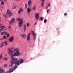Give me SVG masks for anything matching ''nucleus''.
<instances>
[{"mask_svg":"<svg viewBox=\"0 0 73 73\" xmlns=\"http://www.w3.org/2000/svg\"><path fill=\"white\" fill-rule=\"evenodd\" d=\"M32 1L31 0H29L28 1V5L29 6H30L32 4Z\"/></svg>","mask_w":73,"mask_h":73,"instance_id":"obj_14","label":"nucleus"},{"mask_svg":"<svg viewBox=\"0 0 73 73\" xmlns=\"http://www.w3.org/2000/svg\"><path fill=\"white\" fill-rule=\"evenodd\" d=\"M1 35H4V32H1Z\"/></svg>","mask_w":73,"mask_h":73,"instance_id":"obj_29","label":"nucleus"},{"mask_svg":"<svg viewBox=\"0 0 73 73\" xmlns=\"http://www.w3.org/2000/svg\"><path fill=\"white\" fill-rule=\"evenodd\" d=\"M31 11V10L29 8H27V12L28 13H29Z\"/></svg>","mask_w":73,"mask_h":73,"instance_id":"obj_20","label":"nucleus"},{"mask_svg":"<svg viewBox=\"0 0 73 73\" xmlns=\"http://www.w3.org/2000/svg\"><path fill=\"white\" fill-rule=\"evenodd\" d=\"M6 14L7 15H9L10 16H11L12 15V13L11 11V10L9 9L7 10V11L6 12Z\"/></svg>","mask_w":73,"mask_h":73,"instance_id":"obj_6","label":"nucleus"},{"mask_svg":"<svg viewBox=\"0 0 73 73\" xmlns=\"http://www.w3.org/2000/svg\"><path fill=\"white\" fill-rule=\"evenodd\" d=\"M1 5H4V2L3 1H2L1 2Z\"/></svg>","mask_w":73,"mask_h":73,"instance_id":"obj_28","label":"nucleus"},{"mask_svg":"<svg viewBox=\"0 0 73 73\" xmlns=\"http://www.w3.org/2000/svg\"><path fill=\"white\" fill-rule=\"evenodd\" d=\"M3 42V46H7L8 45V42L5 41Z\"/></svg>","mask_w":73,"mask_h":73,"instance_id":"obj_12","label":"nucleus"},{"mask_svg":"<svg viewBox=\"0 0 73 73\" xmlns=\"http://www.w3.org/2000/svg\"><path fill=\"white\" fill-rule=\"evenodd\" d=\"M32 35L33 37V40H35L36 38V34L35 33L34 31H32Z\"/></svg>","mask_w":73,"mask_h":73,"instance_id":"obj_5","label":"nucleus"},{"mask_svg":"<svg viewBox=\"0 0 73 73\" xmlns=\"http://www.w3.org/2000/svg\"><path fill=\"white\" fill-rule=\"evenodd\" d=\"M3 60H5L6 61H7L8 60V59L7 58H4L3 59Z\"/></svg>","mask_w":73,"mask_h":73,"instance_id":"obj_24","label":"nucleus"},{"mask_svg":"<svg viewBox=\"0 0 73 73\" xmlns=\"http://www.w3.org/2000/svg\"><path fill=\"white\" fill-rule=\"evenodd\" d=\"M3 38H1V39H0V40H3Z\"/></svg>","mask_w":73,"mask_h":73,"instance_id":"obj_43","label":"nucleus"},{"mask_svg":"<svg viewBox=\"0 0 73 73\" xmlns=\"http://www.w3.org/2000/svg\"><path fill=\"white\" fill-rule=\"evenodd\" d=\"M32 58H30V60H32Z\"/></svg>","mask_w":73,"mask_h":73,"instance_id":"obj_46","label":"nucleus"},{"mask_svg":"<svg viewBox=\"0 0 73 73\" xmlns=\"http://www.w3.org/2000/svg\"><path fill=\"white\" fill-rule=\"evenodd\" d=\"M16 6H14L13 7V9H16Z\"/></svg>","mask_w":73,"mask_h":73,"instance_id":"obj_35","label":"nucleus"},{"mask_svg":"<svg viewBox=\"0 0 73 73\" xmlns=\"http://www.w3.org/2000/svg\"><path fill=\"white\" fill-rule=\"evenodd\" d=\"M40 20H41L42 21L43 20V17H41L40 18Z\"/></svg>","mask_w":73,"mask_h":73,"instance_id":"obj_36","label":"nucleus"},{"mask_svg":"<svg viewBox=\"0 0 73 73\" xmlns=\"http://www.w3.org/2000/svg\"><path fill=\"white\" fill-rule=\"evenodd\" d=\"M8 52L9 54H11L10 56L12 58V60L11 61V64L9 65V66H13V63L14 64L15 66L19 65V62L20 60H17V58H13V57H20L22 55V54L20 52H19V51L18 48H8Z\"/></svg>","mask_w":73,"mask_h":73,"instance_id":"obj_1","label":"nucleus"},{"mask_svg":"<svg viewBox=\"0 0 73 73\" xmlns=\"http://www.w3.org/2000/svg\"><path fill=\"white\" fill-rule=\"evenodd\" d=\"M3 31V30H2L1 29H0V32H1V31Z\"/></svg>","mask_w":73,"mask_h":73,"instance_id":"obj_44","label":"nucleus"},{"mask_svg":"<svg viewBox=\"0 0 73 73\" xmlns=\"http://www.w3.org/2000/svg\"><path fill=\"white\" fill-rule=\"evenodd\" d=\"M15 19L14 18H13L9 21V23L10 25H11L13 23H15Z\"/></svg>","mask_w":73,"mask_h":73,"instance_id":"obj_8","label":"nucleus"},{"mask_svg":"<svg viewBox=\"0 0 73 73\" xmlns=\"http://www.w3.org/2000/svg\"><path fill=\"white\" fill-rule=\"evenodd\" d=\"M36 23H37V22H36V23L35 24V25L36 24Z\"/></svg>","mask_w":73,"mask_h":73,"instance_id":"obj_49","label":"nucleus"},{"mask_svg":"<svg viewBox=\"0 0 73 73\" xmlns=\"http://www.w3.org/2000/svg\"><path fill=\"white\" fill-rule=\"evenodd\" d=\"M17 21H19L20 20H21V19L20 18H18L17 19Z\"/></svg>","mask_w":73,"mask_h":73,"instance_id":"obj_25","label":"nucleus"},{"mask_svg":"<svg viewBox=\"0 0 73 73\" xmlns=\"http://www.w3.org/2000/svg\"><path fill=\"white\" fill-rule=\"evenodd\" d=\"M44 3H45V0H42V3L41 4L42 7H44Z\"/></svg>","mask_w":73,"mask_h":73,"instance_id":"obj_13","label":"nucleus"},{"mask_svg":"<svg viewBox=\"0 0 73 73\" xmlns=\"http://www.w3.org/2000/svg\"><path fill=\"white\" fill-rule=\"evenodd\" d=\"M0 19H1V18L0 17V22H1V20Z\"/></svg>","mask_w":73,"mask_h":73,"instance_id":"obj_47","label":"nucleus"},{"mask_svg":"<svg viewBox=\"0 0 73 73\" xmlns=\"http://www.w3.org/2000/svg\"><path fill=\"white\" fill-rule=\"evenodd\" d=\"M4 72V70L0 68V73H3Z\"/></svg>","mask_w":73,"mask_h":73,"instance_id":"obj_16","label":"nucleus"},{"mask_svg":"<svg viewBox=\"0 0 73 73\" xmlns=\"http://www.w3.org/2000/svg\"><path fill=\"white\" fill-rule=\"evenodd\" d=\"M3 42H2V43H0V47L1 48H2V47H3V46H4V45L3 44Z\"/></svg>","mask_w":73,"mask_h":73,"instance_id":"obj_18","label":"nucleus"},{"mask_svg":"<svg viewBox=\"0 0 73 73\" xmlns=\"http://www.w3.org/2000/svg\"><path fill=\"white\" fill-rule=\"evenodd\" d=\"M50 3L48 4V5L47 6V9L48 8V7H50Z\"/></svg>","mask_w":73,"mask_h":73,"instance_id":"obj_31","label":"nucleus"},{"mask_svg":"<svg viewBox=\"0 0 73 73\" xmlns=\"http://www.w3.org/2000/svg\"><path fill=\"white\" fill-rule=\"evenodd\" d=\"M23 24V20L21 19L18 23V26L19 27H21L22 24Z\"/></svg>","mask_w":73,"mask_h":73,"instance_id":"obj_3","label":"nucleus"},{"mask_svg":"<svg viewBox=\"0 0 73 73\" xmlns=\"http://www.w3.org/2000/svg\"><path fill=\"white\" fill-rule=\"evenodd\" d=\"M4 28H5V27L3 26H1V29H2V30H3Z\"/></svg>","mask_w":73,"mask_h":73,"instance_id":"obj_21","label":"nucleus"},{"mask_svg":"<svg viewBox=\"0 0 73 73\" xmlns=\"http://www.w3.org/2000/svg\"><path fill=\"white\" fill-rule=\"evenodd\" d=\"M7 35V32L6 31L4 32V35Z\"/></svg>","mask_w":73,"mask_h":73,"instance_id":"obj_26","label":"nucleus"},{"mask_svg":"<svg viewBox=\"0 0 73 73\" xmlns=\"http://www.w3.org/2000/svg\"><path fill=\"white\" fill-rule=\"evenodd\" d=\"M1 11H3V9H4V7L3 6H1Z\"/></svg>","mask_w":73,"mask_h":73,"instance_id":"obj_30","label":"nucleus"},{"mask_svg":"<svg viewBox=\"0 0 73 73\" xmlns=\"http://www.w3.org/2000/svg\"><path fill=\"white\" fill-rule=\"evenodd\" d=\"M25 6L26 8H27V5L26 4H25Z\"/></svg>","mask_w":73,"mask_h":73,"instance_id":"obj_38","label":"nucleus"},{"mask_svg":"<svg viewBox=\"0 0 73 73\" xmlns=\"http://www.w3.org/2000/svg\"><path fill=\"white\" fill-rule=\"evenodd\" d=\"M35 17L36 20L39 19V13H35Z\"/></svg>","mask_w":73,"mask_h":73,"instance_id":"obj_4","label":"nucleus"},{"mask_svg":"<svg viewBox=\"0 0 73 73\" xmlns=\"http://www.w3.org/2000/svg\"><path fill=\"white\" fill-rule=\"evenodd\" d=\"M1 25H0V27H1Z\"/></svg>","mask_w":73,"mask_h":73,"instance_id":"obj_50","label":"nucleus"},{"mask_svg":"<svg viewBox=\"0 0 73 73\" xmlns=\"http://www.w3.org/2000/svg\"><path fill=\"white\" fill-rule=\"evenodd\" d=\"M3 39H5V40H6V39H7V37H6V36H3Z\"/></svg>","mask_w":73,"mask_h":73,"instance_id":"obj_27","label":"nucleus"},{"mask_svg":"<svg viewBox=\"0 0 73 73\" xmlns=\"http://www.w3.org/2000/svg\"><path fill=\"white\" fill-rule=\"evenodd\" d=\"M18 66H15L14 67H13V68L10 69L8 72H9V73H12L13 71L14 70H15L16 68H17Z\"/></svg>","mask_w":73,"mask_h":73,"instance_id":"obj_2","label":"nucleus"},{"mask_svg":"<svg viewBox=\"0 0 73 73\" xmlns=\"http://www.w3.org/2000/svg\"><path fill=\"white\" fill-rule=\"evenodd\" d=\"M2 1V0H0V1ZM4 1H7V0H4Z\"/></svg>","mask_w":73,"mask_h":73,"instance_id":"obj_45","label":"nucleus"},{"mask_svg":"<svg viewBox=\"0 0 73 73\" xmlns=\"http://www.w3.org/2000/svg\"><path fill=\"white\" fill-rule=\"evenodd\" d=\"M6 35L7 37H8L10 36V35H9V34H7Z\"/></svg>","mask_w":73,"mask_h":73,"instance_id":"obj_33","label":"nucleus"},{"mask_svg":"<svg viewBox=\"0 0 73 73\" xmlns=\"http://www.w3.org/2000/svg\"><path fill=\"white\" fill-rule=\"evenodd\" d=\"M3 58V56H2V53H1V54L0 55V59H1V58Z\"/></svg>","mask_w":73,"mask_h":73,"instance_id":"obj_23","label":"nucleus"},{"mask_svg":"<svg viewBox=\"0 0 73 73\" xmlns=\"http://www.w3.org/2000/svg\"><path fill=\"white\" fill-rule=\"evenodd\" d=\"M3 15V16L5 18L6 17H7V15H6V14H4Z\"/></svg>","mask_w":73,"mask_h":73,"instance_id":"obj_22","label":"nucleus"},{"mask_svg":"<svg viewBox=\"0 0 73 73\" xmlns=\"http://www.w3.org/2000/svg\"><path fill=\"white\" fill-rule=\"evenodd\" d=\"M30 33H29L28 35V36L27 37V41H30Z\"/></svg>","mask_w":73,"mask_h":73,"instance_id":"obj_10","label":"nucleus"},{"mask_svg":"<svg viewBox=\"0 0 73 73\" xmlns=\"http://www.w3.org/2000/svg\"><path fill=\"white\" fill-rule=\"evenodd\" d=\"M9 28L10 29L11 28V26L9 25Z\"/></svg>","mask_w":73,"mask_h":73,"instance_id":"obj_42","label":"nucleus"},{"mask_svg":"<svg viewBox=\"0 0 73 73\" xmlns=\"http://www.w3.org/2000/svg\"><path fill=\"white\" fill-rule=\"evenodd\" d=\"M44 23H46V22H47V20L45 19L44 21Z\"/></svg>","mask_w":73,"mask_h":73,"instance_id":"obj_32","label":"nucleus"},{"mask_svg":"<svg viewBox=\"0 0 73 73\" xmlns=\"http://www.w3.org/2000/svg\"><path fill=\"white\" fill-rule=\"evenodd\" d=\"M21 37L23 39H25L26 37V35L25 34H22L21 35Z\"/></svg>","mask_w":73,"mask_h":73,"instance_id":"obj_11","label":"nucleus"},{"mask_svg":"<svg viewBox=\"0 0 73 73\" xmlns=\"http://www.w3.org/2000/svg\"><path fill=\"white\" fill-rule=\"evenodd\" d=\"M14 40V36H12L11 37L9 38L8 40V41L9 42H12Z\"/></svg>","mask_w":73,"mask_h":73,"instance_id":"obj_7","label":"nucleus"},{"mask_svg":"<svg viewBox=\"0 0 73 73\" xmlns=\"http://www.w3.org/2000/svg\"><path fill=\"white\" fill-rule=\"evenodd\" d=\"M24 11V9H22V8L21 7L18 11V13L19 14L20 13V12H23Z\"/></svg>","mask_w":73,"mask_h":73,"instance_id":"obj_9","label":"nucleus"},{"mask_svg":"<svg viewBox=\"0 0 73 73\" xmlns=\"http://www.w3.org/2000/svg\"><path fill=\"white\" fill-rule=\"evenodd\" d=\"M26 25H25V24L24 25H23V27H24L23 29H24V31H26Z\"/></svg>","mask_w":73,"mask_h":73,"instance_id":"obj_17","label":"nucleus"},{"mask_svg":"<svg viewBox=\"0 0 73 73\" xmlns=\"http://www.w3.org/2000/svg\"><path fill=\"white\" fill-rule=\"evenodd\" d=\"M7 64H4V65L3 66L4 67H7Z\"/></svg>","mask_w":73,"mask_h":73,"instance_id":"obj_34","label":"nucleus"},{"mask_svg":"<svg viewBox=\"0 0 73 73\" xmlns=\"http://www.w3.org/2000/svg\"><path fill=\"white\" fill-rule=\"evenodd\" d=\"M1 13H0V15Z\"/></svg>","mask_w":73,"mask_h":73,"instance_id":"obj_51","label":"nucleus"},{"mask_svg":"<svg viewBox=\"0 0 73 73\" xmlns=\"http://www.w3.org/2000/svg\"><path fill=\"white\" fill-rule=\"evenodd\" d=\"M24 60L23 59H21L20 60V61H19V63L20 64H23L24 63Z\"/></svg>","mask_w":73,"mask_h":73,"instance_id":"obj_15","label":"nucleus"},{"mask_svg":"<svg viewBox=\"0 0 73 73\" xmlns=\"http://www.w3.org/2000/svg\"><path fill=\"white\" fill-rule=\"evenodd\" d=\"M32 9L33 11H35L36 10V5H34V7L32 8Z\"/></svg>","mask_w":73,"mask_h":73,"instance_id":"obj_19","label":"nucleus"},{"mask_svg":"<svg viewBox=\"0 0 73 73\" xmlns=\"http://www.w3.org/2000/svg\"><path fill=\"white\" fill-rule=\"evenodd\" d=\"M4 73H9V72H8V71H7L5 72Z\"/></svg>","mask_w":73,"mask_h":73,"instance_id":"obj_40","label":"nucleus"},{"mask_svg":"<svg viewBox=\"0 0 73 73\" xmlns=\"http://www.w3.org/2000/svg\"><path fill=\"white\" fill-rule=\"evenodd\" d=\"M67 13H65L64 14V16H66L67 15Z\"/></svg>","mask_w":73,"mask_h":73,"instance_id":"obj_41","label":"nucleus"},{"mask_svg":"<svg viewBox=\"0 0 73 73\" xmlns=\"http://www.w3.org/2000/svg\"><path fill=\"white\" fill-rule=\"evenodd\" d=\"M49 12V9H48L47 10V12L48 13Z\"/></svg>","mask_w":73,"mask_h":73,"instance_id":"obj_39","label":"nucleus"},{"mask_svg":"<svg viewBox=\"0 0 73 73\" xmlns=\"http://www.w3.org/2000/svg\"><path fill=\"white\" fill-rule=\"evenodd\" d=\"M27 26L28 27L29 26V23H27Z\"/></svg>","mask_w":73,"mask_h":73,"instance_id":"obj_37","label":"nucleus"},{"mask_svg":"<svg viewBox=\"0 0 73 73\" xmlns=\"http://www.w3.org/2000/svg\"><path fill=\"white\" fill-rule=\"evenodd\" d=\"M14 0V1H17L18 0Z\"/></svg>","mask_w":73,"mask_h":73,"instance_id":"obj_48","label":"nucleus"}]
</instances>
